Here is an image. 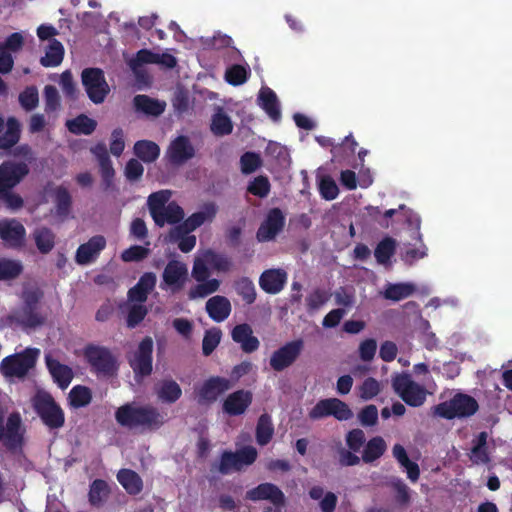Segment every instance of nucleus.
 Here are the masks:
<instances>
[{
	"instance_id": "1",
	"label": "nucleus",
	"mask_w": 512,
	"mask_h": 512,
	"mask_svg": "<svg viewBox=\"0 0 512 512\" xmlns=\"http://www.w3.org/2000/svg\"><path fill=\"white\" fill-rule=\"evenodd\" d=\"M116 422L129 429L158 430L166 422L165 416L151 404L126 403L115 412Z\"/></svg>"
},
{
	"instance_id": "2",
	"label": "nucleus",
	"mask_w": 512,
	"mask_h": 512,
	"mask_svg": "<svg viewBox=\"0 0 512 512\" xmlns=\"http://www.w3.org/2000/svg\"><path fill=\"white\" fill-rule=\"evenodd\" d=\"M30 172L24 161L6 160L0 164V203L10 210H19L24 205L23 198L14 192Z\"/></svg>"
},
{
	"instance_id": "3",
	"label": "nucleus",
	"mask_w": 512,
	"mask_h": 512,
	"mask_svg": "<svg viewBox=\"0 0 512 512\" xmlns=\"http://www.w3.org/2000/svg\"><path fill=\"white\" fill-rule=\"evenodd\" d=\"M26 429L19 412L8 414V410L0 403V449L11 454L22 451L25 444Z\"/></svg>"
},
{
	"instance_id": "4",
	"label": "nucleus",
	"mask_w": 512,
	"mask_h": 512,
	"mask_svg": "<svg viewBox=\"0 0 512 512\" xmlns=\"http://www.w3.org/2000/svg\"><path fill=\"white\" fill-rule=\"evenodd\" d=\"M83 356L91 371L97 376L110 378L117 375L119 364L116 356L108 347L87 344L83 349Z\"/></svg>"
},
{
	"instance_id": "5",
	"label": "nucleus",
	"mask_w": 512,
	"mask_h": 512,
	"mask_svg": "<svg viewBox=\"0 0 512 512\" xmlns=\"http://www.w3.org/2000/svg\"><path fill=\"white\" fill-rule=\"evenodd\" d=\"M31 402L34 411L46 427L54 430L64 426V411L49 392L37 391Z\"/></svg>"
},
{
	"instance_id": "6",
	"label": "nucleus",
	"mask_w": 512,
	"mask_h": 512,
	"mask_svg": "<svg viewBox=\"0 0 512 512\" xmlns=\"http://www.w3.org/2000/svg\"><path fill=\"white\" fill-rule=\"evenodd\" d=\"M42 293L38 290L26 291L23 293V304L21 308L9 317L11 322L16 323L24 329H35L45 323V316L38 311Z\"/></svg>"
},
{
	"instance_id": "7",
	"label": "nucleus",
	"mask_w": 512,
	"mask_h": 512,
	"mask_svg": "<svg viewBox=\"0 0 512 512\" xmlns=\"http://www.w3.org/2000/svg\"><path fill=\"white\" fill-rule=\"evenodd\" d=\"M39 350L26 348L20 353L5 357L0 363V372L5 377L23 378L37 361Z\"/></svg>"
},
{
	"instance_id": "8",
	"label": "nucleus",
	"mask_w": 512,
	"mask_h": 512,
	"mask_svg": "<svg viewBox=\"0 0 512 512\" xmlns=\"http://www.w3.org/2000/svg\"><path fill=\"white\" fill-rule=\"evenodd\" d=\"M153 346L152 338L146 336L140 341L137 348L127 355L128 364L137 381L152 374Z\"/></svg>"
},
{
	"instance_id": "9",
	"label": "nucleus",
	"mask_w": 512,
	"mask_h": 512,
	"mask_svg": "<svg viewBox=\"0 0 512 512\" xmlns=\"http://www.w3.org/2000/svg\"><path fill=\"white\" fill-rule=\"evenodd\" d=\"M394 392L409 406L419 407L426 400V389L424 386L412 380L407 373L396 374L392 378Z\"/></svg>"
},
{
	"instance_id": "10",
	"label": "nucleus",
	"mask_w": 512,
	"mask_h": 512,
	"mask_svg": "<svg viewBox=\"0 0 512 512\" xmlns=\"http://www.w3.org/2000/svg\"><path fill=\"white\" fill-rule=\"evenodd\" d=\"M82 85L94 104H101L110 92L104 72L100 68H85L81 74Z\"/></svg>"
},
{
	"instance_id": "11",
	"label": "nucleus",
	"mask_w": 512,
	"mask_h": 512,
	"mask_svg": "<svg viewBox=\"0 0 512 512\" xmlns=\"http://www.w3.org/2000/svg\"><path fill=\"white\" fill-rule=\"evenodd\" d=\"M308 416L311 420L333 416L338 421H347L353 417V412L346 402L338 398H327L319 400Z\"/></svg>"
},
{
	"instance_id": "12",
	"label": "nucleus",
	"mask_w": 512,
	"mask_h": 512,
	"mask_svg": "<svg viewBox=\"0 0 512 512\" xmlns=\"http://www.w3.org/2000/svg\"><path fill=\"white\" fill-rule=\"evenodd\" d=\"M304 348L303 339H295L273 351L269 359L270 368L275 372H282L292 366L301 355Z\"/></svg>"
},
{
	"instance_id": "13",
	"label": "nucleus",
	"mask_w": 512,
	"mask_h": 512,
	"mask_svg": "<svg viewBox=\"0 0 512 512\" xmlns=\"http://www.w3.org/2000/svg\"><path fill=\"white\" fill-rule=\"evenodd\" d=\"M188 280V268L179 260H170L162 273L161 289H170L172 293L182 290Z\"/></svg>"
},
{
	"instance_id": "14",
	"label": "nucleus",
	"mask_w": 512,
	"mask_h": 512,
	"mask_svg": "<svg viewBox=\"0 0 512 512\" xmlns=\"http://www.w3.org/2000/svg\"><path fill=\"white\" fill-rule=\"evenodd\" d=\"M284 226L285 216L283 212L279 208H272L259 226L256 238L259 242L271 241L283 230Z\"/></svg>"
},
{
	"instance_id": "15",
	"label": "nucleus",
	"mask_w": 512,
	"mask_h": 512,
	"mask_svg": "<svg viewBox=\"0 0 512 512\" xmlns=\"http://www.w3.org/2000/svg\"><path fill=\"white\" fill-rule=\"evenodd\" d=\"M0 238L13 249H21L26 242V229L16 219L0 220Z\"/></svg>"
},
{
	"instance_id": "16",
	"label": "nucleus",
	"mask_w": 512,
	"mask_h": 512,
	"mask_svg": "<svg viewBox=\"0 0 512 512\" xmlns=\"http://www.w3.org/2000/svg\"><path fill=\"white\" fill-rule=\"evenodd\" d=\"M233 387V383L221 376H211L205 380L199 388L197 394L199 397L198 402H215L219 395L228 391Z\"/></svg>"
},
{
	"instance_id": "17",
	"label": "nucleus",
	"mask_w": 512,
	"mask_h": 512,
	"mask_svg": "<svg viewBox=\"0 0 512 512\" xmlns=\"http://www.w3.org/2000/svg\"><path fill=\"white\" fill-rule=\"evenodd\" d=\"M478 410V401L471 395L457 392L450 398V420L469 418L475 415Z\"/></svg>"
},
{
	"instance_id": "18",
	"label": "nucleus",
	"mask_w": 512,
	"mask_h": 512,
	"mask_svg": "<svg viewBox=\"0 0 512 512\" xmlns=\"http://www.w3.org/2000/svg\"><path fill=\"white\" fill-rule=\"evenodd\" d=\"M253 394L249 390L240 389L230 393L222 403V411L228 416L244 414L252 404Z\"/></svg>"
},
{
	"instance_id": "19",
	"label": "nucleus",
	"mask_w": 512,
	"mask_h": 512,
	"mask_svg": "<svg viewBox=\"0 0 512 512\" xmlns=\"http://www.w3.org/2000/svg\"><path fill=\"white\" fill-rule=\"evenodd\" d=\"M217 214V206L213 202L204 204L203 210L191 214L182 223L175 226V232L178 234L191 233L206 221H212Z\"/></svg>"
},
{
	"instance_id": "20",
	"label": "nucleus",
	"mask_w": 512,
	"mask_h": 512,
	"mask_svg": "<svg viewBox=\"0 0 512 512\" xmlns=\"http://www.w3.org/2000/svg\"><path fill=\"white\" fill-rule=\"evenodd\" d=\"M246 498L251 501L268 500L276 507L285 504V495L282 490L273 483H261L246 492Z\"/></svg>"
},
{
	"instance_id": "21",
	"label": "nucleus",
	"mask_w": 512,
	"mask_h": 512,
	"mask_svg": "<svg viewBox=\"0 0 512 512\" xmlns=\"http://www.w3.org/2000/svg\"><path fill=\"white\" fill-rule=\"evenodd\" d=\"M166 156L173 165H181L195 156V149L187 136H178L171 141Z\"/></svg>"
},
{
	"instance_id": "22",
	"label": "nucleus",
	"mask_w": 512,
	"mask_h": 512,
	"mask_svg": "<svg viewBox=\"0 0 512 512\" xmlns=\"http://www.w3.org/2000/svg\"><path fill=\"white\" fill-rule=\"evenodd\" d=\"M45 191L50 193L54 202V213L61 219H66L72 210V196L69 190L63 185L54 186L53 182H48Z\"/></svg>"
},
{
	"instance_id": "23",
	"label": "nucleus",
	"mask_w": 512,
	"mask_h": 512,
	"mask_svg": "<svg viewBox=\"0 0 512 512\" xmlns=\"http://www.w3.org/2000/svg\"><path fill=\"white\" fill-rule=\"evenodd\" d=\"M105 247V237L102 235H95L86 243H83L78 247L75 260L79 265H87L94 261Z\"/></svg>"
},
{
	"instance_id": "24",
	"label": "nucleus",
	"mask_w": 512,
	"mask_h": 512,
	"mask_svg": "<svg viewBox=\"0 0 512 512\" xmlns=\"http://www.w3.org/2000/svg\"><path fill=\"white\" fill-rule=\"evenodd\" d=\"M232 340L240 344L245 353H253L259 349L260 341L253 335L251 326L247 323L236 325L231 332Z\"/></svg>"
},
{
	"instance_id": "25",
	"label": "nucleus",
	"mask_w": 512,
	"mask_h": 512,
	"mask_svg": "<svg viewBox=\"0 0 512 512\" xmlns=\"http://www.w3.org/2000/svg\"><path fill=\"white\" fill-rule=\"evenodd\" d=\"M287 282V273L283 269L265 270L259 278L260 288L268 294H277Z\"/></svg>"
},
{
	"instance_id": "26",
	"label": "nucleus",
	"mask_w": 512,
	"mask_h": 512,
	"mask_svg": "<svg viewBox=\"0 0 512 512\" xmlns=\"http://www.w3.org/2000/svg\"><path fill=\"white\" fill-rule=\"evenodd\" d=\"M155 285L156 275L152 272L144 273L136 285L129 289L128 300L131 302L144 303Z\"/></svg>"
},
{
	"instance_id": "27",
	"label": "nucleus",
	"mask_w": 512,
	"mask_h": 512,
	"mask_svg": "<svg viewBox=\"0 0 512 512\" xmlns=\"http://www.w3.org/2000/svg\"><path fill=\"white\" fill-rule=\"evenodd\" d=\"M205 309L213 321L220 323L229 317L232 306L227 297L216 295L207 300Z\"/></svg>"
},
{
	"instance_id": "28",
	"label": "nucleus",
	"mask_w": 512,
	"mask_h": 512,
	"mask_svg": "<svg viewBox=\"0 0 512 512\" xmlns=\"http://www.w3.org/2000/svg\"><path fill=\"white\" fill-rule=\"evenodd\" d=\"M45 361L54 382L57 383L61 389H66L73 379L72 369L50 356H46Z\"/></svg>"
},
{
	"instance_id": "29",
	"label": "nucleus",
	"mask_w": 512,
	"mask_h": 512,
	"mask_svg": "<svg viewBox=\"0 0 512 512\" xmlns=\"http://www.w3.org/2000/svg\"><path fill=\"white\" fill-rule=\"evenodd\" d=\"M157 61V53L148 49L139 50L135 57L129 61V67L135 74L136 78L141 82L149 80L148 74L143 70L144 64H155Z\"/></svg>"
},
{
	"instance_id": "30",
	"label": "nucleus",
	"mask_w": 512,
	"mask_h": 512,
	"mask_svg": "<svg viewBox=\"0 0 512 512\" xmlns=\"http://www.w3.org/2000/svg\"><path fill=\"white\" fill-rule=\"evenodd\" d=\"M258 101L261 108L273 121L281 119L280 104L276 93L271 88H262L258 95Z\"/></svg>"
},
{
	"instance_id": "31",
	"label": "nucleus",
	"mask_w": 512,
	"mask_h": 512,
	"mask_svg": "<svg viewBox=\"0 0 512 512\" xmlns=\"http://www.w3.org/2000/svg\"><path fill=\"white\" fill-rule=\"evenodd\" d=\"M111 493L108 483L103 479H95L89 485L88 502L94 508H101Z\"/></svg>"
},
{
	"instance_id": "32",
	"label": "nucleus",
	"mask_w": 512,
	"mask_h": 512,
	"mask_svg": "<svg viewBox=\"0 0 512 512\" xmlns=\"http://www.w3.org/2000/svg\"><path fill=\"white\" fill-rule=\"evenodd\" d=\"M155 393L163 403L172 404L182 396L180 385L173 379H164L155 386Z\"/></svg>"
},
{
	"instance_id": "33",
	"label": "nucleus",
	"mask_w": 512,
	"mask_h": 512,
	"mask_svg": "<svg viewBox=\"0 0 512 512\" xmlns=\"http://www.w3.org/2000/svg\"><path fill=\"white\" fill-rule=\"evenodd\" d=\"M392 455L400 466L405 469L407 478L413 483L417 482L420 477L419 465L410 460L405 448L401 444H395L392 448Z\"/></svg>"
},
{
	"instance_id": "34",
	"label": "nucleus",
	"mask_w": 512,
	"mask_h": 512,
	"mask_svg": "<svg viewBox=\"0 0 512 512\" xmlns=\"http://www.w3.org/2000/svg\"><path fill=\"white\" fill-rule=\"evenodd\" d=\"M387 450L386 441L381 436L370 438L364 445L361 460L365 464H371L380 459Z\"/></svg>"
},
{
	"instance_id": "35",
	"label": "nucleus",
	"mask_w": 512,
	"mask_h": 512,
	"mask_svg": "<svg viewBox=\"0 0 512 512\" xmlns=\"http://www.w3.org/2000/svg\"><path fill=\"white\" fill-rule=\"evenodd\" d=\"M184 215L183 208L172 201L161 210L156 218H153V221L158 227H163L166 223L178 225L183 220Z\"/></svg>"
},
{
	"instance_id": "36",
	"label": "nucleus",
	"mask_w": 512,
	"mask_h": 512,
	"mask_svg": "<svg viewBox=\"0 0 512 512\" xmlns=\"http://www.w3.org/2000/svg\"><path fill=\"white\" fill-rule=\"evenodd\" d=\"M116 477L130 495H138L143 490V480L134 470L123 468L118 471Z\"/></svg>"
},
{
	"instance_id": "37",
	"label": "nucleus",
	"mask_w": 512,
	"mask_h": 512,
	"mask_svg": "<svg viewBox=\"0 0 512 512\" xmlns=\"http://www.w3.org/2000/svg\"><path fill=\"white\" fill-rule=\"evenodd\" d=\"M20 136V122L15 117H9L6 121V131L0 135V150L14 147L19 142Z\"/></svg>"
},
{
	"instance_id": "38",
	"label": "nucleus",
	"mask_w": 512,
	"mask_h": 512,
	"mask_svg": "<svg viewBox=\"0 0 512 512\" xmlns=\"http://www.w3.org/2000/svg\"><path fill=\"white\" fill-rule=\"evenodd\" d=\"M133 104L137 112H142L149 116H159L165 110V104L147 95H136Z\"/></svg>"
},
{
	"instance_id": "39",
	"label": "nucleus",
	"mask_w": 512,
	"mask_h": 512,
	"mask_svg": "<svg viewBox=\"0 0 512 512\" xmlns=\"http://www.w3.org/2000/svg\"><path fill=\"white\" fill-rule=\"evenodd\" d=\"M66 127L74 135H91L97 127V122L85 114H80L67 120Z\"/></svg>"
},
{
	"instance_id": "40",
	"label": "nucleus",
	"mask_w": 512,
	"mask_h": 512,
	"mask_svg": "<svg viewBox=\"0 0 512 512\" xmlns=\"http://www.w3.org/2000/svg\"><path fill=\"white\" fill-rule=\"evenodd\" d=\"M134 154L145 163L156 161L160 155L158 144L150 140H139L134 144Z\"/></svg>"
},
{
	"instance_id": "41",
	"label": "nucleus",
	"mask_w": 512,
	"mask_h": 512,
	"mask_svg": "<svg viewBox=\"0 0 512 512\" xmlns=\"http://www.w3.org/2000/svg\"><path fill=\"white\" fill-rule=\"evenodd\" d=\"M64 57V47L56 39H51L46 47L45 55L40 58L43 67H56L61 64Z\"/></svg>"
},
{
	"instance_id": "42",
	"label": "nucleus",
	"mask_w": 512,
	"mask_h": 512,
	"mask_svg": "<svg viewBox=\"0 0 512 512\" xmlns=\"http://www.w3.org/2000/svg\"><path fill=\"white\" fill-rule=\"evenodd\" d=\"M210 130L215 136L229 135L233 131V123L221 107L212 115Z\"/></svg>"
},
{
	"instance_id": "43",
	"label": "nucleus",
	"mask_w": 512,
	"mask_h": 512,
	"mask_svg": "<svg viewBox=\"0 0 512 512\" xmlns=\"http://www.w3.org/2000/svg\"><path fill=\"white\" fill-rule=\"evenodd\" d=\"M274 435V426L271 416L267 413L262 414L256 425V441L260 446L267 445Z\"/></svg>"
},
{
	"instance_id": "44",
	"label": "nucleus",
	"mask_w": 512,
	"mask_h": 512,
	"mask_svg": "<svg viewBox=\"0 0 512 512\" xmlns=\"http://www.w3.org/2000/svg\"><path fill=\"white\" fill-rule=\"evenodd\" d=\"M33 238L37 249L42 254H48L55 246V234L47 227L36 229Z\"/></svg>"
},
{
	"instance_id": "45",
	"label": "nucleus",
	"mask_w": 512,
	"mask_h": 512,
	"mask_svg": "<svg viewBox=\"0 0 512 512\" xmlns=\"http://www.w3.org/2000/svg\"><path fill=\"white\" fill-rule=\"evenodd\" d=\"M170 197V190H160L148 196L147 205L152 219L156 218L161 210L169 203Z\"/></svg>"
},
{
	"instance_id": "46",
	"label": "nucleus",
	"mask_w": 512,
	"mask_h": 512,
	"mask_svg": "<svg viewBox=\"0 0 512 512\" xmlns=\"http://www.w3.org/2000/svg\"><path fill=\"white\" fill-rule=\"evenodd\" d=\"M396 250V241L391 237H385L376 246L374 256L379 264H387Z\"/></svg>"
},
{
	"instance_id": "47",
	"label": "nucleus",
	"mask_w": 512,
	"mask_h": 512,
	"mask_svg": "<svg viewBox=\"0 0 512 512\" xmlns=\"http://www.w3.org/2000/svg\"><path fill=\"white\" fill-rule=\"evenodd\" d=\"M234 288L236 293L247 305H251L255 302L257 294L254 283L251 279L248 277H241L235 282Z\"/></svg>"
},
{
	"instance_id": "48",
	"label": "nucleus",
	"mask_w": 512,
	"mask_h": 512,
	"mask_svg": "<svg viewBox=\"0 0 512 512\" xmlns=\"http://www.w3.org/2000/svg\"><path fill=\"white\" fill-rule=\"evenodd\" d=\"M69 401L74 408L85 407L92 401L91 390L86 386L76 385L70 390Z\"/></svg>"
},
{
	"instance_id": "49",
	"label": "nucleus",
	"mask_w": 512,
	"mask_h": 512,
	"mask_svg": "<svg viewBox=\"0 0 512 512\" xmlns=\"http://www.w3.org/2000/svg\"><path fill=\"white\" fill-rule=\"evenodd\" d=\"M388 486L395 492V501L401 506H406L411 501L410 489L399 477H391Z\"/></svg>"
},
{
	"instance_id": "50",
	"label": "nucleus",
	"mask_w": 512,
	"mask_h": 512,
	"mask_svg": "<svg viewBox=\"0 0 512 512\" xmlns=\"http://www.w3.org/2000/svg\"><path fill=\"white\" fill-rule=\"evenodd\" d=\"M415 287L409 283L389 284L385 289L384 297L393 301H400L413 294Z\"/></svg>"
},
{
	"instance_id": "51",
	"label": "nucleus",
	"mask_w": 512,
	"mask_h": 512,
	"mask_svg": "<svg viewBox=\"0 0 512 512\" xmlns=\"http://www.w3.org/2000/svg\"><path fill=\"white\" fill-rule=\"evenodd\" d=\"M358 143L353 138L352 134H349L344 138L342 143L333 146L331 152L335 159L341 160L353 156L356 152Z\"/></svg>"
},
{
	"instance_id": "52",
	"label": "nucleus",
	"mask_w": 512,
	"mask_h": 512,
	"mask_svg": "<svg viewBox=\"0 0 512 512\" xmlns=\"http://www.w3.org/2000/svg\"><path fill=\"white\" fill-rule=\"evenodd\" d=\"M190 233L178 234L175 232V227L171 228L168 234L169 241L178 243V248L183 253L191 252L196 246V236L189 235Z\"/></svg>"
},
{
	"instance_id": "53",
	"label": "nucleus",
	"mask_w": 512,
	"mask_h": 512,
	"mask_svg": "<svg viewBox=\"0 0 512 512\" xmlns=\"http://www.w3.org/2000/svg\"><path fill=\"white\" fill-rule=\"evenodd\" d=\"M331 297L328 290L316 288L306 297V306L308 311H316L326 304Z\"/></svg>"
},
{
	"instance_id": "54",
	"label": "nucleus",
	"mask_w": 512,
	"mask_h": 512,
	"mask_svg": "<svg viewBox=\"0 0 512 512\" xmlns=\"http://www.w3.org/2000/svg\"><path fill=\"white\" fill-rule=\"evenodd\" d=\"M202 282L203 283H200L190 289V291H189L190 299L204 298V297L216 292L220 286V281L217 279H210V280H205Z\"/></svg>"
},
{
	"instance_id": "55",
	"label": "nucleus",
	"mask_w": 512,
	"mask_h": 512,
	"mask_svg": "<svg viewBox=\"0 0 512 512\" xmlns=\"http://www.w3.org/2000/svg\"><path fill=\"white\" fill-rule=\"evenodd\" d=\"M23 271V266L15 260H0V280H12L17 278Z\"/></svg>"
},
{
	"instance_id": "56",
	"label": "nucleus",
	"mask_w": 512,
	"mask_h": 512,
	"mask_svg": "<svg viewBox=\"0 0 512 512\" xmlns=\"http://www.w3.org/2000/svg\"><path fill=\"white\" fill-rule=\"evenodd\" d=\"M148 314V309L143 303L137 302L129 307L126 323L128 328L137 327Z\"/></svg>"
},
{
	"instance_id": "57",
	"label": "nucleus",
	"mask_w": 512,
	"mask_h": 512,
	"mask_svg": "<svg viewBox=\"0 0 512 512\" xmlns=\"http://www.w3.org/2000/svg\"><path fill=\"white\" fill-rule=\"evenodd\" d=\"M222 332L219 328H212L205 332L202 341V352L209 356L220 343Z\"/></svg>"
},
{
	"instance_id": "58",
	"label": "nucleus",
	"mask_w": 512,
	"mask_h": 512,
	"mask_svg": "<svg viewBox=\"0 0 512 512\" xmlns=\"http://www.w3.org/2000/svg\"><path fill=\"white\" fill-rule=\"evenodd\" d=\"M381 391V385L379 381L373 377L366 378L363 383L359 386V397L368 401L376 397Z\"/></svg>"
},
{
	"instance_id": "59",
	"label": "nucleus",
	"mask_w": 512,
	"mask_h": 512,
	"mask_svg": "<svg viewBox=\"0 0 512 512\" xmlns=\"http://www.w3.org/2000/svg\"><path fill=\"white\" fill-rule=\"evenodd\" d=\"M38 102L39 94L35 86H28L19 94V103L26 111L35 109Z\"/></svg>"
},
{
	"instance_id": "60",
	"label": "nucleus",
	"mask_w": 512,
	"mask_h": 512,
	"mask_svg": "<svg viewBox=\"0 0 512 512\" xmlns=\"http://www.w3.org/2000/svg\"><path fill=\"white\" fill-rule=\"evenodd\" d=\"M248 71L247 69L239 64L232 65L226 70L225 79L226 81L233 85L238 86L242 85L247 81Z\"/></svg>"
},
{
	"instance_id": "61",
	"label": "nucleus",
	"mask_w": 512,
	"mask_h": 512,
	"mask_svg": "<svg viewBox=\"0 0 512 512\" xmlns=\"http://www.w3.org/2000/svg\"><path fill=\"white\" fill-rule=\"evenodd\" d=\"M345 442L348 449L353 452H359L366 443V436L362 429L355 428L348 431L345 435Z\"/></svg>"
},
{
	"instance_id": "62",
	"label": "nucleus",
	"mask_w": 512,
	"mask_h": 512,
	"mask_svg": "<svg viewBox=\"0 0 512 512\" xmlns=\"http://www.w3.org/2000/svg\"><path fill=\"white\" fill-rule=\"evenodd\" d=\"M205 259L206 262L217 271L227 272L232 266V262L227 256L213 251H208L205 255Z\"/></svg>"
},
{
	"instance_id": "63",
	"label": "nucleus",
	"mask_w": 512,
	"mask_h": 512,
	"mask_svg": "<svg viewBox=\"0 0 512 512\" xmlns=\"http://www.w3.org/2000/svg\"><path fill=\"white\" fill-rule=\"evenodd\" d=\"M235 455L238 471H240L243 466L252 465L256 461L258 452L253 446H245L242 449L236 451Z\"/></svg>"
},
{
	"instance_id": "64",
	"label": "nucleus",
	"mask_w": 512,
	"mask_h": 512,
	"mask_svg": "<svg viewBox=\"0 0 512 512\" xmlns=\"http://www.w3.org/2000/svg\"><path fill=\"white\" fill-rule=\"evenodd\" d=\"M319 193L323 199L331 201L338 196L339 189L336 182L330 176H325L319 183Z\"/></svg>"
}]
</instances>
